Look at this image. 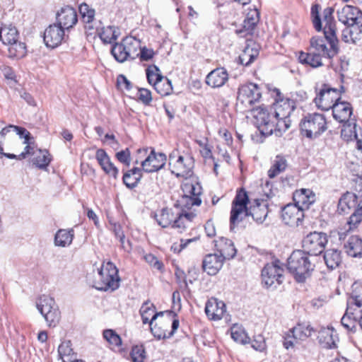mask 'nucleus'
<instances>
[{
  "label": "nucleus",
  "mask_w": 362,
  "mask_h": 362,
  "mask_svg": "<svg viewBox=\"0 0 362 362\" xmlns=\"http://www.w3.org/2000/svg\"><path fill=\"white\" fill-rule=\"evenodd\" d=\"M169 165L173 174L188 180L193 174L194 160L189 154L180 155L178 151L175 150L169 156Z\"/></svg>",
  "instance_id": "5"
},
{
  "label": "nucleus",
  "mask_w": 362,
  "mask_h": 362,
  "mask_svg": "<svg viewBox=\"0 0 362 362\" xmlns=\"http://www.w3.org/2000/svg\"><path fill=\"white\" fill-rule=\"evenodd\" d=\"M141 178V170L134 168L124 173L122 180L124 184L129 189L134 188Z\"/></svg>",
  "instance_id": "36"
},
{
  "label": "nucleus",
  "mask_w": 362,
  "mask_h": 362,
  "mask_svg": "<svg viewBox=\"0 0 362 362\" xmlns=\"http://www.w3.org/2000/svg\"><path fill=\"white\" fill-rule=\"evenodd\" d=\"M36 306L49 327H54L59 323L60 312L53 298L43 295L37 299Z\"/></svg>",
  "instance_id": "9"
},
{
  "label": "nucleus",
  "mask_w": 362,
  "mask_h": 362,
  "mask_svg": "<svg viewBox=\"0 0 362 362\" xmlns=\"http://www.w3.org/2000/svg\"><path fill=\"white\" fill-rule=\"evenodd\" d=\"M346 253L351 257H362V239L358 236H351L344 244Z\"/></svg>",
  "instance_id": "30"
},
{
  "label": "nucleus",
  "mask_w": 362,
  "mask_h": 362,
  "mask_svg": "<svg viewBox=\"0 0 362 362\" xmlns=\"http://www.w3.org/2000/svg\"><path fill=\"white\" fill-rule=\"evenodd\" d=\"M314 332L313 328L307 323H299L290 329L294 340L303 341L311 336Z\"/></svg>",
  "instance_id": "31"
},
{
  "label": "nucleus",
  "mask_w": 362,
  "mask_h": 362,
  "mask_svg": "<svg viewBox=\"0 0 362 362\" xmlns=\"http://www.w3.org/2000/svg\"><path fill=\"white\" fill-rule=\"evenodd\" d=\"M104 339L111 345L120 346L122 345L121 337L112 329H105L103 331Z\"/></svg>",
  "instance_id": "51"
},
{
  "label": "nucleus",
  "mask_w": 362,
  "mask_h": 362,
  "mask_svg": "<svg viewBox=\"0 0 362 362\" xmlns=\"http://www.w3.org/2000/svg\"><path fill=\"white\" fill-rule=\"evenodd\" d=\"M138 54L141 61H148L153 57L154 52L151 49L140 47L139 50L138 51Z\"/></svg>",
  "instance_id": "64"
},
{
  "label": "nucleus",
  "mask_w": 362,
  "mask_h": 362,
  "mask_svg": "<svg viewBox=\"0 0 362 362\" xmlns=\"http://www.w3.org/2000/svg\"><path fill=\"white\" fill-rule=\"evenodd\" d=\"M116 158L117 160L125 164L127 166L130 165L131 158H130V151L129 148H126L124 150L120 151L116 153Z\"/></svg>",
  "instance_id": "62"
},
{
  "label": "nucleus",
  "mask_w": 362,
  "mask_h": 362,
  "mask_svg": "<svg viewBox=\"0 0 362 362\" xmlns=\"http://www.w3.org/2000/svg\"><path fill=\"white\" fill-rule=\"evenodd\" d=\"M124 45L128 59H134L139 57L138 51L140 49V40L132 36L126 37H124Z\"/></svg>",
  "instance_id": "39"
},
{
  "label": "nucleus",
  "mask_w": 362,
  "mask_h": 362,
  "mask_svg": "<svg viewBox=\"0 0 362 362\" xmlns=\"http://www.w3.org/2000/svg\"><path fill=\"white\" fill-rule=\"evenodd\" d=\"M327 242L326 233L316 231L310 233L303 240V251L317 259V255L325 249Z\"/></svg>",
  "instance_id": "10"
},
{
  "label": "nucleus",
  "mask_w": 362,
  "mask_h": 362,
  "mask_svg": "<svg viewBox=\"0 0 362 362\" xmlns=\"http://www.w3.org/2000/svg\"><path fill=\"white\" fill-rule=\"evenodd\" d=\"M183 194L177 201L178 205L182 208L190 209L193 206H199L202 200L199 196L202 194V187L195 180H185L182 184Z\"/></svg>",
  "instance_id": "8"
},
{
  "label": "nucleus",
  "mask_w": 362,
  "mask_h": 362,
  "mask_svg": "<svg viewBox=\"0 0 362 362\" xmlns=\"http://www.w3.org/2000/svg\"><path fill=\"white\" fill-rule=\"evenodd\" d=\"M291 119L289 117L286 119L277 118L275 117L274 124V131L276 134L277 133H281V132L286 131L291 126Z\"/></svg>",
  "instance_id": "56"
},
{
  "label": "nucleus",
  "mask_w": 362,
  "mask_h": 362,
  "mask_svg": "<svg viewBox=\"0 0 362 362\" xmlns=\"http://www.w3.org/2000/svg\"><path fill=\"white\" fill-rule=\"evenodd\" d=\"M348 28L351 30L350 36L352 40V43H356V41L361 39L362 34V23L354 25L347 26Z\"/></svg>",
  "instance_id": "58"
},
{
  "label": "nucleus",
  "mask_w": 362,
  "mask_h": 362,
  "mask_svg": "<svg viewBox=\"0 0 362 362\" xmlns=\"http://www.w3.org/2000/svg\"><path fill=\"white\" fill-rule=\"evenodd\" d=\"M357 203V195L346 192L342 195L338 202L337 210L339 213H346L348 209L354 207Z\"/></svg>",
  "instance_id": "33"
},
{
  "label": "nucleus",
  "mask_w": 362,
  "mask_h": 362,
  "mask_svg": "<svg viewBox=\"0 0 362 362\" xmlns=\"http://www.w3.org/2000/svg\"><path fill=\"white\" fill-rule=\"evenodd\" d=\"M303 217V211L295 204H287L282 209L281 218L286 225L298 226L302 222Z\"/></svg>",
  "instance_id": "17"
},
{
  "label": "nucleus",
  "mask_w": 362,
  "mask_h": 362,
  "mask_svg": "<svg viewBox=\"0 0 362 362\" xmlns=\"http://www.w3.org/2000/svg\"><path fill=\"white\" fill-rule=\"evenodd\" d=\"M179 320L175 319L171 325V331L168 332L164 327H168L170 325L169 320L166 322H160V325L155 324L150 325L152 334L155 337L158 339L170 338L179 327Z\"/></svg>",
  "instance_id": "23"
},
{
  "label": "nucleus",
  "mask_w": 362,
  "mask_h": 362,
  "mask_svg": "<svg viewBox=\"0 0 362 362\" xmlns=\"http://www.w3.org/2000/svg\"><path fill=\"white\" fill-rule=\"evenodd\" d=\"M293 201L296 206L303 211L308 209L315 201V194L310 189H300L293 193Z\"/></svg>",
  "instance_id": "20"
},
{
  "label": "nucleus",
  "mask_w": 362,
  "mask_h": 362,
  "mask_svg": "<svg viewBox=\"0 0 362 362\" xmlns=\"http://www.w3.org/2000/svg\"><path fill=\"white\" fill-rule=\"evenodd\" d=\"M176 214L172 209L168 208L163 209L159 214L155 215L156 221L163 228L168 227L174 223Z\"/></svg>",
  "instance_id": "34"
},
{
  "label": "nucleus",
  "mask_w": 362,
  "mask_h": 362,
  "mask_svg": "<svg viewBox=\"0 0 362 362\" xmlns=\"http://www.w3.org/2000/svg\"><path fill=\"white\" fill-rule=\"evenodd\" d=\"M195 216V214L193 212L177 213L172 228H177L180 230V232L182 233V230L188 226L189 223L193 220Z\"/></svg>",
  "instance_id": "38"
},
{
  "label": "nucleus",
  "mask_w": 362,
  "mask_h": 362,
  "mask_svg": "<svg viewBox=\"0 0 362 362\" xmlns=\"http://www.w3.org/2000/svg\"><path fill=\"white\" fill-rule=\"evenodd\" d=\"M125 49L124 38L120 43H115L111 49L112 54L115 59L120 63L128 60L127 50Z\"/></svg>",
  "instance_id": "49"
},
{
  "label": "nucleus",
  "mask_w": 362,
  "mask_h": 362,
  "mask_svg": "<svg viewBox=\"0 0 362 362\" xmlns=\"http://www.w3.org/2000/svg\"><path fill=\"white\" fill-rule=\"evenodd\" d=\"M300 129L309 139H315L327 129L325 117L320 113L308 114L301 120Z\"/></svg>",
  "instance_id": "6"
},
{
  "label": "nucleus",
  "mask_w": 362,
  "mask_h": 362,
  "mask_svg": "<svg viewBox=\"0 0 362 362\" xmlns=\"http://www.w3.org/2000/svg\"><path fill=\"white\" fill-rule=\"evenodd\" d=\"M288 163L285 156L282 155H277L270 169L268 170V176L270 178L276 177L280 173H283L287 168Z\"/></svg>",
  "instance_id": "35"
},
{
  "label": "nucleus",
  "mask_w": 362,
  "mask_h": 362,
  "mask_svg": "<svg viewBox=\"0 0 362 362\" xmlns=\"http://www.w3.org/2000/svg\"><path fill=\"white\" fill-rule=\"evenodd\" d=\"M120 278L116 266L110 262L103 263L95 277L93 287L100 291H115L119 286Z\"/></svg>",
  "instance_id": "4"
},
{
  "label": "nucleus",
  "mask_w": 362,
  "mask_h": 362,
  "mask_svg": "<svg viewBox=\"0 0 362 362\" xmlns=\"http://www.w3.org/2000/svg\"><path fill=\"white\" fill-rule=\"evenodd\" d=\"M144 259L150 266L153 267V268L158 269L161 272L163 271V264L160 261H159L157 259V257L154 256L153 254H146L144 256Z\"/></svg>",
  "instance_id": "57"
},
{
  "label": "nucleus",
  "mask_w": 362,
  "mask_h": 362,
  "mask_svg": "<svg viewBox=\"0 0 362 362\" xmlns=\"http://www.w3.org/2000/svg\"><path fill=\"white\" fill-rule=\"evenodd\" d=\"M104 172L114 179H117L119 175V170L115 165L111 162L110 158L104 161V163L100 164Z\"/></svg>",
  "instance_id": "54"
},
{
  "label": "nucleus",
  "mask_w": 362,
  "mask_h": 362,
  "mask_svg": "<svg viewBox=\"0 0 362 362\" xmlns=\"http://www.w3.org/2000/svg\"><path fill=\"white\" fill-rule=\"evenodd\" d=\"M258 56V51L250 46H247L243 49L242 54L239 56V61L242 65L249 66Z\"/></svg>",
  "instance_id": "46"
},
{
  "label": "nucleus",
  "mask_w": 362,
  "mask_h": 362,
  "mask_svg": "<svg viewBox=\"0 0 362 362\" xmlns=\"http://www.w3.org/2000/svg\"><path fill=\"white\" fill-rule=\"evenodd\" d=\"M56 18L57 25L62 27L64 30L73 28L78 22L76 11L69 6L62 8L57 12Z\"/></svg>",
  "instance_id": "16"
},
{
  "label": "nucleus",
  "mask_w": 362,
  "mask_h": 362,
  "mask_svg": "<svg viewBox=\"0 0 362 362\" xmlns=\"http://www.w3.org/2000/svg\"><path fill=\"white\" fill-rule=\"evenodd\" d=\"M333 329H325L320 332V341L325 342L327 347L332 349L336 347L335 341L333 338Z\"/></svg>",
  "instance_id": "52"
},
{
  "label": "nucleus",
  "mask_w": 362,
  "mask_h": 362,
  "mask_svg": "<svg viewBox=\"0 0 362 362\" xmlns=\"http://www.w3.org/2000/svg\"><path fill=\"white\" fill-rule=\"evenodd\" d=\"M357 320H354L351 317L346 315V313L341 317V325L346 329L348 331L354 332L356 330V322Z\"/></svg>",
  "instance_id": "59"
},
{
  "label": "nucleus",
  "mask_w": 362,
  "mask_h": 362,
  "mask_svg": "<svg viewBox=\"0 0 362 362\" xmlns=\"http://www.w3.org/2000/svg\"><path fill=\"white\" fill-rule=\"evenodd\" d=\"M262 96L260 89L255 83H250L240 86L237 96V106L243 111H252L253 105Z\"/></svg>",
  "instance_id": "7"
},
{
  "label": "nucleus",
  "mask_w": 362,
  "mask_h": 362,
  "mask_svg": "<svg viewBox=\"0 0 362 362\" xmlns=\"http://www.w3.org/2000/svg\"><path fill=\"white\" fill-rule=\"evenodd\" d=\"M146 77L150 84H153L155 88H158L162 84L163 77L160 70L156 65L150 66L146 69Z\"/></svg>",
  "instance_id": "42"
},
{
  "label": "nucleus",
  "mask_w": 362,
  "mask_h": 362,
  "mask_svg": "<svg viewBox=\"0 0 362 362\" xmlns=\"http://www.w3.org/2000/svg\"><path fill=\"white\" fill-rule=\"evenodd\" d=\"M321 7L318 4H315L311 7V16L313 23L316 30L320 31L322 28V23L320 16V11Z\"/></svg>",
  "instance_id": "53"
},
{
  "label": "nucleus",
  "mask_w": 362,
  "mask_h": 362,
  "mask_svg": "<svg viewBox=\"0 0 362 362\" xmlns=\"http://www.w3.org/2000/svg\"><path fill=\"white\" fill-rule=\"evenodd\" d=\"M33 164L37 168L45 170L51 162V156L47 150L38 149L33 152Z\"/></svg>",
  "instance_id": "32"
},
{
  "label": "nucleus",
  "mask_w": 362,
  "mask_h": 362,
  "mask_svg": "<svg viewBox=\"0 0 362 362\" xmlns=\"http://www.w3.org/2000/svg\"><path fill=\"white\" fill-rule=\"evenodd\" d=\"M18 38V33L15 27H5L0 30V40L7 46L15 42Z\"/></svg>",
  "instance_id": "43"
},
{
  "label": "nucleus",
  "mask_w": 362,
  "mask_h": 362,
  "mask_svg": "<svg viewBox=\"0 0 362 362\" xmlns=\"http://www.w3.org/2000/svg\"><path fill=\"white\" fill-rule=\"evenodd\" d=\"M338 20L346 26L360 24L362 12L357 7L346 5L337 11Z\"/></svg>",
  "instance_id": "15"
},
{
  "label": "nucleus",
  "mask_w": 362,
  "mask_h": 362,
  "mask_svg": "<svg viewBox=\"0 0 362 362\" xmlns=\"http://www.w3.org/2000/svg\"><path fill=\"white\" fill-rule=\"evenodd\" d=\"M253 117L255 123L261 134L269 136L274 133L275 115L271 107L269 109L264 107H259L253 110Z\"/></svg>",
  "instance_id": "11"
},
{
  "label": "nucleus",
  "mask_w": 362,
  "mask_h": 362,
  "mask_svg": "<svg viewBox=\"0 0 362 362\" xmlns=\"http://www.w3.org/2000/svg\"><path fill=\"white\" fill-rule=\"evenodd\" d=\"M226 259L218 253L209 254L205 256L203 262V270L209 275H215L222 268Z\"/></svg>",
  "instance_id": "21"
},
{
  "label": "nucleus",
  "mask_w": 362,
  "mask_h": 362,
  "mask_svg": "<svg viewBox=\"0 0 362 362\" xmlns=\"http://www.w3.org/2000/svg\"><path fill=\"white\" fill-rule=\"evenodd\" d=\"M74 238V230L60 229L59 230L54 237V244L57 246L66 247L69 246Z\"/></svg>",
  "instance_id": "41"
},
{
  "label": "nucleus",
  "mask_w": 362,
  "mask_h": 362,
  "mask_svg": "<svg viewBox=\"0 0 362 362\" xmlns=\"http://www.w3.org/2000/svg\"><path fill=\"white\" fill-rule=\"evenodd\" d=\"M98 35L104 43L110 44L117 40L119 35V32L115 26H107L106 28H103L100 31H99Z\"/></svg>",
  "instance_id": "44"
},
{
  "label": "nucleus",
  "mask_w": 362,
  "mask_h": 362,
  "mask_svg": "<svg viewBox=\"0 0 362 362\" xmlns=\"http://www.w3.org/2000/svg\"><path fill=\"white\" fill-rule=\"evenodd\" d=\"M248 203L249 198L247 192L243 189L238 191L232 202L230 217L231 230L245 216H251L254 221L260 223L265 220L268 214L267 204L264 201L255 200V204L248 208Z\"/></svg>",
  "instance_id": "2"
},
{
  "label": "nucleus",
  "mask_w": 362,
  "mask_h": 362,
  "mask_svg": "<svg viewBox=\"0 0 362 362\" xmlns=\"http://www.w3.org/2000/svg\"><path fill=\"white\" fill-rule=\"evenodd\" d=\"M341 93L337 88H329L328 85L323 84L314 101L318 108L322 110H329L339 101Z\"/></svg>",
  "instance_id": "12"
},
{
  "label": "nucleus",
  "mask_w": 362,
  "mask_h": 362,
  "mask_svg": "<svg viewBox=\"0 0 362 362\" xmlns=\"http://www.w3.org/2000/svg\"><path fill=\"white\" fill-rule=\"evenodd\" d=\"M64 37V29L57 24L50 25L44 32V42L47 47L51 48H54L59 45Z\"/></svg>",
  "instance_id": "19"
},
{
  "label": "nucleus",
  "mask_w": 362,
  "mask_h": 362,
  "mask_svg": "<svg viewBox=\"0 0 362 362\" xmlns=\"http://www.w3.org/2000/svg\"><path fill=\"white\" fill-rule=\"evenodd\" d=\"M228 80V74L223 68H216L208 74L206 83L212 88L222 87Z\"/></svg>",
  "instance_id": "26"
},
{
  "label": "nucleus",
  "mask_w": 362,
  "mask_h": 362,
  "mask_svg": "<svg viewBox=\"0 0 362 362\" xmlns=\"http://www.w3.org/2000/svg\"><path fill=\"white\" fill-rule=\"evenodd\" d=\"M138 98L139 100L146 105H149L152 100L151 93L146 88L138 89Z\"/></svg>",
  "instance_id": "61"
},
{
  "label": "nucleus",
  "mask_w": 362,
  "mask_h": 362,
  "mask_svg": "<svg viewBox=\"0 0 362 362\" xmlns=\"http://www.w3.org/2000/svg\"><path fill=\"white\" fill-rule=\"evenodd\" d=\"M316 259L305 251L296 250L288 259L287 268L298 282H304L314 270Z\"/></svg>",
  "instance_id": "3"
},
{
  "label": "nucleus",
  "mask_w": 362,
  "mask_h": 362,
  "mask_svg": "<svg viewBox=\"0 0 362 362\" xmlns=\"http://www.w3.org/2000/svg\"><path fill=\"white\" fill-rule=\"evenodd\" d=\"M346 315L354 320H358L362 317V296L354 291L347 300Z\"/></svg>",
  "instance_id": "24"
},
{
  "label": "nucleus",
  "mask_w": 362,
  "mask_h": 362,
  "mask_svg": "<svg viewBox=\"0 0 362 362\" xmlns=\"http://www.w3.org/2000/svg\"><path fill=\"white\" fill-rule=\"evenodd\" d=\"M8 52L11 58H22L25 55L26 47L24 43L16 40L8 45Z\"/></svg>",
  "instance_id": "47"
},
{
  "label": "nucleus",
  "mask_w": 362,
  "mask_h": 362,
  "mask_svg": "<svg viewBox=\"0 0 362 362\" xmlns=\"http://www.w3.org/2000/svg\"><path fill=\"white\" fill-rule=\"evenodd\" d=\"M155 306L149 300H146L142 304L140 308V313L144 324L148 323L150 325H152L158 316L163 315V312L155 313Z\"/></svg>",
  "instance_id": "28"
},
{
  "label": "nucleus",
  "mask_w": 362,
  "mask_h": 362,
  "mask_svg": "<svg viewBox=\"0 0 362 362\" xmlns=\"http://www.w3.org/2000/svg\"><path fill=\"white\" fill-rule=\"evenodd\" d=\"M130 356L132 362H144L146 358V352L143 346H134L132 347Z\"/></svg>",
  "instance_id": "55"
},
{
  "label": "nucleus",
  "mask_w": 362,
  "mask_h": 362,
  "mask_svg": "<svg viewBox=\"0 0 362 362\" xmlns=\"http://www.w3.org/2000/svg\"><path fill=\"white\" fill-rule=\"evenodd\" d=\"M333 13L334 8L332 7L324 9L322 15L325 38L314 36L310 39L308 52L299 53L298 60L301 64L317 68L323 65V57L330 59L339 52V41L337 36Z\"/></svg>",
  "instance_id": "1"
},
{
  "label": "nucleus",
  "mask_w": 362,
  "mask_h": 362,
  "mask_svg": "<svg viewBox=\"0 0 362 362\" xmlns=\"http://www.w3.org/2000/svg\"><path fill=\"white\" fill-rule=\"evenodd\" d=\"M205 313L210 320H219L226 313V305L221 300L211 298L206 303Z\"/></svg>",
  "instance_id": "22"
},
{
  "label": "nucleus",
  "mask_w": 362,
  "mask_h": 362,
  "mask_svg": "<svg viewBox=\"0 0 362 362\" xmlns=\"http://www.w3.org/2000/svg\"><path fill=\"white\" fill-rule=\"evenodd\" d=\"M362 220V206L358 207L349 217L348 223L350 228L356 227Z\"/></svg>",
  "instance_id": "60"
},
{
  "label": "nucleus",
  "mask_w": 362,
  "mask_h": 362,
  "mask_svg": "<svg viewBox=\"0 0 362 362\" xmlns=\"http://www.w3.org/2000/svg\"><path fill=\"white\" fill-rule=\"evenodd\" d=\"M155 89L159 94L162 95H168L171 93L173 87L170 81L165 79V81H163L162 84L158 87V89Z\"/></svg>",
  "instance_id": "63"
},
{
  "label": "nucleus",
  "mask_w": 362,
  "mask_h": 362,
  "mask_svg": "<svg viewBox=\"0 0 362 362\" xmlns=\"http://www.w3.org/2000/svg\"><path fill=\"white\" fill-rule=\"evenodd\" d=\"M215 247L218 255L225 259H233L237 252L233 241L223 237L215 240Z\"/></svg>",
  "instance_id": "25"
},
{
  "label": "nucleus",
  "mask_w": 362,
  "mask_h": 362,
  "mask_svg": "<svg viewBox=\"0 0 362 362\" xmlns=\"http://www.w3.org/2000/svg\"><path fill=\"white\" fill-rule=\"evenodd\" d=\"M58 353L63 362H74L76 359L70 341L62 342L59 346Z\"/></svg>",
  "instance_id": "40"
},
{
  "label": "nucleus",
  "mask_w": 362,
  "mask_h": 362,
  "mask_svg": "<svg viewBox=\"0 0 362 362\" xmlns=\"http://www.w3.org/2000/svg\"><path fill=\"white\" fill-rule=\"evenodd\" d=\"M332 109L333 117L341 123L348 122L352 115L351 104L346 102L339 101Z\"/></svg>",
  "instance_id": "27"
},
{
  "label": "nucleus",
  "mask_w": 362,
  "mask_h": 362,
  "mask_svg": "<svg viewBox=\"0 0 362 362\" xmlns=\"http://www.w3.org/2000/svg\"><path fill=\"white\" fill-rule=\"evenodd\" d=\"M232 339L238 343L246 344L250 342V339L245 329L238 325H233L230 329Z\"/></svg>",
  "instance_id": "48"
},
{
  "label": "nucleus",
  "mask_w": 362,
  "mask_h": 362,
  "mask_svg": "<svg viewBox=\"0 0 362 362\" xmlns=\"http://www.w3.org/2000/svg\"><path fill=\"white\" fill-rule=\"evenodd\" d=\"M327 267L330 269L337 268L342 262L341 252L337 249H328L323 256Z\"/></svg>",
  "instance_id": "29"
},
{
  "label": "nucleus",
  "mask_w": 362,
  "mask_h": 362,
  "mask_svg": "<svg viewBox=\"0 0 362 362\" xmlns=\"http://www.w3.org/2000/svg\"><path fill=\"white\" fill-rule=\"evenodd\" d=\"M284 269L279 260L267 264L262 270V282L271 287L279 285L282 283Z\"/></svg>",
  "instance_id": "13"
},
{
  "label": "nucleus",
  "mask_w": 362,
  "mask_h": 362,
  "mask_svg": "<svg viewBox=\"0 0 362 362\" xmlns=\"http://www.w3.org/2000/svg\"><path fill=\"white\" fill-rule=\"evenodd\" d=\"M259 21L258 13L255 11L253 14L248 15L247 18L243 22L244 30L238 31V33H245V35L252 34L254 28H255Z\"/></svg>",
  "instance_id": "50"
},
{
  "label": "nucleus",
  "mask_w": 362,
  "mask_h": 362,
  "mask_svg": "<svg viewBox=\"0 0 362 362\" xmlns=\"http://www.w3.org/2000/svg\"><path fill=\"white\" fill-rule=\"evenodd\" d=\"M109 223L110 226V229L114 233L115 237L119 239L122 248L129 252L131 250V245L129 241L127 242L128 246L125 245V235L121 225L119 223L115 222L112 220H110Z\"/></svg>",
  "instance_id": "45"
},
{
  "label": "nucleus",
  "mask_w": 362,
  "mask_h": 362,
  "mask_svg": "<svg viewBox=\"0 0 362 362\" xmlns=\"http://www.w3.org/2000/svg\"><path fill=\"white\" fill-rule=\"evenodd\" d=\"M82 21L86 24V29L92 30V23L95 18V10L90 8L87 4L83 3L78 7Z\"/></svg>",
  "instance_id": "37"
},
{
  "label": "nucleus",
  "mask_w": 362,
  "mask_h": 362,
  "mask_svg": "<svg viewBox=\"0 0 362 362\" xmlns=\"http://www.w3.org/2000/svg\"><path fill=\"white\" fill-rule=\"evenodd\" d=\"M165 162L166 156L163 153H156L153 149L146 158L141 162V166L144 171L153 173L163 168Z\"/></svg>",
  "instance_id": "18"
},
{
  "label": "nucleus",
  "mask_w": 362,
  "mask_h": 362,
  "mask_svg": "<svg viewBox=\"0 0 362 362\" xmlns=\"http://www.w3.org/2000/svg\"><path fill=\"white\" fill-rule=\"evenodd\" d=\"M276 95L275 103L271 107L274 115L277 118L286 119L290 117L291 113L296 108V103L293 100L289 98H281V92L279 89H275Z\"/></svg>",
  "instance_id": "14"
}]
</instances>
